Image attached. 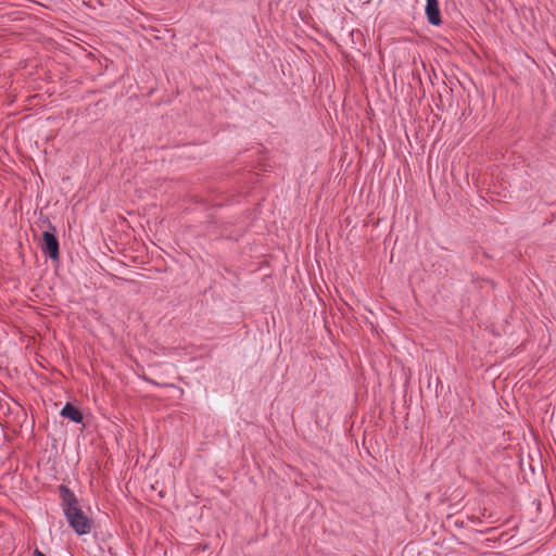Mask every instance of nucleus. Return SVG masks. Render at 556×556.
Segmentation results:
<instances>
[{"mask_svg": "<svg viewBox=\"0 0 556 556\" xmlns=\"http://www.w3.org/2000/svg\"><path fill=\"white\" fill-rule=\"evenodd\" d=\"M58 489L63 514L70 527L78 535L90 533L92 520L83 511L75 493L65 484H60Z\"/></svg>", "mask_w": 556, "mask_h": 556, "instance_id": "nucleus-1", "label": "nucleus"}, {"mask_svg": "<svg viewBox=\"0 0 556 556\" xmlns=\"http://www.w3.org/2000/svg\"><path fill=\"white\" fill-rule=\"evenodd\" d=\"M49 228L52 231H43L42 239L40 243V249L42 254L46 257L51 258L52 261H58L60 257V244L59 240L55 236V227L49 223Z\"/></svg>", "mask_w": 556, "mask_h": 556, "instance_id": "nucleus-2", "label": "nucleus"}, {"mask_svg": "<svg viewBox=\"0 0 556 556\" xmlns=\"http://www.w3.org/2000/svg\"><path fill=\"white\" fill-rule=\"evenodd\" d=\"M425 12L430 25L440 26L442 24L439 0H426Z\"/></svg>", "mask_w": 556, "mask_h": 556, "instance_id": "nucleus-3", "label": "nucleus"}, {"mask_svg": "<svg viewBox=\"0 0 556 556\" xmlns=\"http://www.w3.org/2000/svg\"><path fill=\"white\" fill-rule=\"evenodd\" d=\"M60 415L76 424H81L84 421L83 413L72 403H66L61 409Z\"/></svg>", "mask_w": 556, "mask_h": 556, "instance_id": "nucleus-4", "label": "nucleus"}, {"mask_svg": "<svg viewBox=\"0 0 556 556\" xmlns=\"http://www.w3.org/2000/svg\"><path fill=\"white\" fill-rule=\"evenodd\" d=\"M34 556H46L42 552H40L38 548L34 551Z\"/></svg>", "mask_w": 556, "mask_h": 556, "instance_id": "nucleus-5", "label": "nucleus"}]
</instances>
